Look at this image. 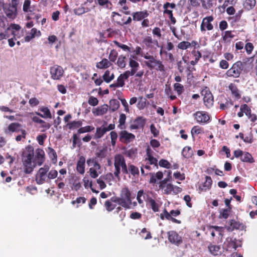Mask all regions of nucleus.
Masks as SVG:
<instances>
[{
  "mask_svg": "<svg viewBox=\"0 0 257 257\" xmlns=\"http://www.w3.org/2000/svg\"><path fill=\"white\" fill-rule=\"evenodd\" d=\"M34 149L32 147H28L23 152L22 160L24 165V171L26 174L31 173L35 167V164H33L32 160L34 158Z\"/></svg>",
  "mask_w": 257,
  "mask_h": 257,
  "instance_id": "obj_1",
  "label": "nucleus"
},
{
  "mask_svg": "<svg viewBox=\"0 0 257 257\" xmlns=\"http://www.w3.org/2000/svg\"><path fill=\"white\" fill-rule=\"evenodd\" d=\"M114 166L115 170L114 175L118 179H120V174L121 171L123 174H127V165L124 157L120 154H117L114 157Z\"/></svg>",
  "mask_w": 257,
  "mask_h": 257,
  "instance_id": "obj_2",
  "label": "nucleus"
},
{
  "mask_svg": "<svg viewBox=\"0 0 257 257\" xmlns=\"http://www.w3.org/2000/svg\"><path fill=\"white\" fill-rule=\"evenodd\" d=\"M131 193L127 188L121 189L120 196L114 199L113 201L126 209L131 208L132 205Z\"/></svg>",
  "mask_w": 257,
  "mask_h": 257,
  "instance_id": "obj_3",
  "label": "nucleus"
},
{
  "mask_svg": "<svg viewBox=\"0 0 257 257\" xmlns=\"http://www.w3.org/2000/svg\"><path fill=\"white\" fill-rule=\"evenodd\" d=\"M250 60L251 58H247L245 61L244 60L242 62L240 61H237L226 71L225 75L227 77L238 78L247 62Z\"/></svg>",
  "mask_w": 257,
  "mask_h": 257,
  "instance_id": "obj_4",
  "label": "nucleus"
},
{
  "mask_svg": "<svg viewBox=\"0 0 257 257\" xmlns=\"http://www.w3.org/2000/svg\"><path fill=\"white\" fill-rule=\"evenodd\" d=\"M145 59L147 60L145 62V64L150 68H155L156 67V69L160 71L164 70V65L162 62L156 59L152 55H150L148 53H146L145 55H142Z\"/></svg>",
  "mask_w": 257,
  "mask_h": 257,
  "instance_id": "obj_5",
  "label": "nucleus"
},
{
  "mask_svg": "<svg viewBox=\"0 0 257 257\" xmlns=\"http://www.w3.org/2000/svg\"><path fill=\"white\" fill-rule=\"evenodd\" d=\"M87 164L90 167L89 172L90 177L96 178L102 172L100 164L93 159H88Z\"/></svg>",
  "mask_w": 257,
  "mask_h": 257,
  "instance_id": "obj_6",
  "label": "nucleus"
},
{
  "mask_svg": "<svg viewBox=\"0 0 257 257\" xmlns=\"http://www.w3.org/2000/svg\"><path fill=\"white\" fill-rule=\"evenodd\" d=\"M49 169L48 165H45L39 169L36 175V181L38 184L41 185L48 181L47 173Z\"/></svg>",
  "mask_w": 257,
  "mask_h": 257,
  "instance_id": "obj_7",
  "label": "nucleus"
},
{
  "mask_svg": "<svg viewBox=\"0 0 257 257\" xmlns=\"http://www.w3.org/2000/svg\"><path fill=\"white\" fill-rule=\"evenodd\" d=\"M63 68L59 65H55L50 69V74L51 79L54 80H60L64 75Z\"/></svg>",
  "mask_w": 257,
  "mask_h": 257,
  "instance_id": "obj_8",
  "label": "nucleus"
},
{
  "mask_svg": "<svg viewBox=\"0 0 257 257\" xmlns=\"http://www.w3.org/2000/svg\"><path fill=\"white\" fill-rule=\"evenodd\" d=\"M201 95L203 96V102L207 108L211 107L213 105V96L207 87L204 88L201 91Z\"/></svg>",
  "mask_w": 257,
  "mask_h": 257,
  "instance_id": "obj_9",
  "label": "nucleus"
},
{
  "mask_svg": "<svg viewBox=\"0 0 257 257\" xmlns=\"http://www.w3.org/2000/svg\"><path fill=\"white\" fill-rule=\"evenodd\" d=\"M213 20L212 16L206 17L203 19L200 26V31L202 33H204L206 31H211L213 29V26L211 24Z\"/></svg>",
  "mask_w": 257,
  "mask_h": 257,
  "instance_id": "obj_10",
  "label": "nucleus"
},
{
  "mask_svg": "<svg viewBox=\"0 0 257 257\" xmlns=\"http://www.w3.org/2000/svg\"><path fill=\"white\" fill-rule=\"evenodd\" d=\"M237 241L235 238L227 237L224 242L223 248L227 250H235L237 247L241 246L240 244H238Z\"/></svg>",
  "mask_w": 257,
  "mask_h": 257,
  "instance_id": "obj_11",
  "label": "nucleus"
},
{
  "mask_svg": "<svg viewBox=\"0 0 257 257\" xmlns=\"http://www.w3.org/2000/svg\"><path fill=\"white\" fill-rule=\"evenodd\" d=\"M3 10L7 18L14 20L17 16V7L9 5L4 6Z\"/></svg>",
  "mask_w": 257,
  "mask_h": 257,
  "instance_id": "obj_12",
  "label": "nucleus"
},
{
  "mask_svg": "<svg viewBox=\"0 0 257 257\" xmlns=\"http://www.w3.org/2000/svg\"><path fill=\"white\" fill-rule=\"evenodd\" d=\"M12 34L15 40L20 39L24 36L25 31L21 30V27L20 25L16 24H11Z\"/></svg>",
  "mask_w": 257,
  "mask_h": 257,
  "instance_id": "obj_13",
  "label": "nucleus"
},
{
  "mask_svg": "<svg viewBox=\"0 0 257 257\" xmlns=\"http://www.w3.org/2000/svg\"><path fill=\"white\" fill-rule=\"evenodd\" d=\"M194 115L196 120L199 123H207L210 120V116L207 112L197 111Z\"/></svg>",
  "mask_w": 257,
  "mask_h": 257,
  "instance_id": "obj_14",
  "label": "nucleus"
},
{
  "mask_svg": "<svg viewBox=\"0 0 257 257\" xmlns=\"http://www.w3.org/2000/svg\"><path fill=\"white\" fill-rule=\"evenodd\" d=\"M119 140L124 143H128L133 141L135 139V136L126 131H121L119 134Z\"/></svg>",
  "mask_w": 257,
  "mask_h": 257,
  "instance_id": "obj_15",
  "label": "nucleus"
},
{
  "mask_svg": "<svg viewBox=\"0 0 257 257\" xmlns=\"http://www.w3.org/2000/svg\"><path fill=\"white\" fill-rule=\"evenodd\" d=\"M168 239L172 243L179 245L182 242V237L175 231L168 232Z\"/></svg>",
  "mask_w": 257,
  "mask_h": 257,
  "instance_id": "obj_16",
  "label": "nucleus"
},
{
  "mask_svg": "<svg viewBox=\"0 0 257 257\" xmlns=\"http://www.w3.org/2000/svg\"><path fill=\"white\" fill-rule=\"evenodd\" d=\"M45 153L44 151L40 149H38L36 151V155L34 159V164L41 166L45 160Z\"/></svg>",
  "mask_w": 257,
  "mask_h": 257,
  "instance_id": "obj_17",
  "label": "nucleus"
},
{
  "mask_svg": "<svg viewBox=\"0 0 257 257\" xmlns=\"http://www.w3.org/2000/svg\"><path fill=\"white\" fill-rule=\"evenodd\" d=\"M230 226L227 227V230L232 231L234 229H239L241 230H245V226L239 222L235 220H231L229 222Z\"/></svg>",
  "mask_w": 257,
  "mask_h": 257,
  "instance_id": "obj_18",
  "label": "nucleus"
},
{
  "mask_svg": "<svg viewBox=\"0 0 257 257\" xmlns=\"http://www.w3.org/2000/svg\"><path fill=\"white\" fill-rule=\"evenodd\" d=\"M85 159L84 157L81 156L77 163L76 170L80 174H83L85 172Z\"/></svg>",
  "mask_w": 257,
  "mask_h": 257,
  "instance_id": "obj_19",
  "label": "nucleus"
},
{
  "mask_svg": "<svg viewBox=\"0 0 257 257\" xmlns=\"http://www.w3.org/2000/svg\"><path fill=\"white\" fill-rule=\"evenodd\" d=\"M150 183L151 184L157 183L158 181L161 180L163 178V174L161 171H158L157 173H150Z\"/></svg>",
  "mask_w": 257,
  "mask_h": 257,
  "instance_id": "obj_20",
  "label": "nucleus"
},
{
  "mask_svg": "<svg viewBox=\"0 0 257 257\" xmlns=\"http://www.w3.org/2000/svg\"><path fill=\"white\" fill-rule=\"evenodd\" d=\"M223 229L224 227H223L211 226L209 227V231L213 237H214L216 234L222 237Z\"/></svg>",
  "mask_w": 257,
  "mask_h": 257,
  "instance_id": "obj_21",
  "label": "nucleus"
},
{
  "mask_svg": "<svg viewBox=\"0 0 257 257\" xmlns=\"http://www.w3.org/2000/svg\"><path fill=\"white\" fill-rule=\"evenodd\" d=\"M41 36V32L39 30H37L36 28H33L31 29L30 35H27L25 37L24 40H22V42H28L30 41L33 38H35V36L39 37Z\"/></svg>",
  "mask_w": 257,
  "mask_h": 257,
  "instance_id": "obj_22",
  "label": "nucleus"
},
{
  "mask_svg": "<svg viewBox=\"0 0 257 257\" xmlns=\"http://www.w3.org/2000/svg\"><path fill=\"white\" fill-rule=\"evenodd\" d=\"M108 110V105L103 104L97 108L92 109V113L96 116L102 115L105 114Z\"/></svg>",
  "mask_w": 257,
  "mask_h": 257,
  "instance_id": "obj_23",
  "label": "nucleus"
},
{
  "mask_svg": "<svg viewBox=\"0 0 257 257\" xmlns=\"http://www.w3.org/2000/svg\"><path fill=\"white\" fill-rule=\"evenodd\" d=\"M39 110L43 112V114L40 113V112H36V114L41 116V117L46 118H52V115L50 112V109L46 106H41L40 107Z\"/></svg>",
  "mask_w": 257,
  "mask_h": 257,
  "instance_id": "obj_24",
  "label": "nucleus"
},
{
  "mask_svg": "<svg viewBox=\"0 0 257 257\" xmlns=\"http://www.w3.org/2000/svg\"><path fill=\"white\" fill-rule=\"evenodd\" d=\"M111 65L108 59L103 58L100 62L96 63V67L99 69H104L109 68Z\"/></svg>",
  "mask_w": 257,
  "mask_h": 257,
  "instance_id": "obj_25",
  "label": "nucleus"
},
{
  "mask_svg": "<svg viewBox=\"0 0 257 257\" xmlns=\"http://www.w3.org/2000/svg\"><path fill=\"white\" fill-rule=\"evenodd\" d=\"M149 13L147 11L137 12L133 14V20L139 21L147 17Z\"/></svg>",
  "mask_w": 257,
  "mask_h": 257,
  "instance_id": "obj_26",
  "label": "nucleus"
},
{
  "mask_svg": "<svg viewBox=\"0 0 257 257\" xmlns=\"http://www.w3.org/2000/svg\"><path fill=\"white\" fill-rule=\"evenodd\" d=\"M228 89L231 91V94L237 99L240 97L241 94L236 85L234 83H230L228 86Z\"/></svg>",
  "mask_w": 257,
  "mask_h": 257,
  "instance_id": "obj_27",
  "label": "nucleus"
},
{
  "mask_svg": "<svg viewBox=\"0 0 257 257\" xmlns=\"http://www.w3.org/2000/svg\"><path fill=\"white\" fill-rule=\"evenodd\" d=\"M144 124V122L143 119L141 117L135 119L133 123L131 124L130 126V128L132 130H136L140 128H142L143 127Z\"/></svg>",
  "mask_w": 257,
  "mask_h": 257,
  "instance_id": "obj_28",
  "label": "nucleus"
},
{
  "mask_svg": "<svg viewBox=\"0 0 257 257\" xmlns=\"http://www.w3.org/2000/svg\"><path fill=\"white\" fill-rule=\"evenodd\" d=\"M128 173L134 177L138 176L140 173L139 169L138 167L133 164H128V168H127V174Z\"/></svg>",
  "mask_w": 257,
  "mask_h": 257,
  "instance_id": "obj_29",
  "label": "nucleus"
},
{
  "mask_svg": "<svg viewBox=\"0 0 257 257\" xmlns=\"http://www.w3.org/2000/svg\"><path fill=\"white\" fill-rule=\"evenodd\" d=\"M72 189L76 191L78 190L81 187L80 178L78 176H73L71 179Z\"/></svg>",
  "mask_w": 257,
  "mask_h": 257,
  "instance_id": "obj_30",
  "label": "nucleus"
},
{
  "mask_svg": "<svg viewBox=\"0 0 257 257\" xmlns=\"http://www.w3.org/2000/svg\"><path fill=\"white\" fill-rule=\"evenodd\" d=\"M98 5L101 8L110 10L112 8V4L109 0H95Z\"/></svg>",
  "mask_w": 257,
  "mask_h": 257,
  "instance_id": "obj_31",
  "label": "nucleus"
},
{
  "mask_svg": "<svg viewBox=\"0 0 257 257\" xmlns=\"http://www.w3.org/2000/svg\"><path fill=\"white\" fill-rule=\"evenodd\" d=\"M208 249L209 252L211 254L213 255H216L218 254V252L220 249V246L213 244L212 243H210L208 246Z\"/></svg>",
  "mask_w": 257,
  "mask_h": 257,
  "instance_id": "obj_32",
  "label": "nucleus"
},
{
  "mask_svg": "<svg viewBox=\"0 0 257 257\" xmlns=\"http://www.w3.org/2000/svg\"><path fill=\"white\" fill-rule=\"evenodd\" d=\"M160 218L162 219H164L165 218L167 219V220H172L173 222L180 224L181 223V221L179 220H177L174 217L171 216V215L169 214V212H167V211L165 209L164 210V212L163 213H161L160 214Z\"/></svg>",
  "mask_w": 257,
  "mask_h": 257,
  "instance_id": "obj_33",
  "label": "nucleus"
},
{
  "mask_svg": "<svg viewBox=\"0 0 257 257\" xmlns=\"http://www.w3.org/2000/svg\"><path fill=\"white\" fill-rule=\"evenodd\" d=\"M212 179L210 177L206 176V180L204 182V184L202 187L199 188V189L203 191H206V190L209 189L212 185Z\"/></svg>",
  "mask_w": 257,
  "mask_h": 257,
  "instance_id": "obj_34",
  "label": "nucleus"
},
{
  "mask_svg": "<svg viewBox=\"0 0 257 257\" xmlns=\"http://www.w3.org/2000/svg\"><path fill=\"white\" fill-rule=\"evenodd\" d=\"M8 130L11 132H19L23 130L21 128V125L20 123L14 122L9 125Z\"/></svg>",
  "mask_w": 257,
  "mask_h": 257,
  "instance_id": "obj_35",
  "label": "nucleus"
},
{
  "mask_svg": "<svg viewBox=\"0 0 257 257\" xmlns=\"http://www.w3.org/2000/svg\"><path fill=\"white\" fill-rule=\"evenodd\" d=\"M128 78V76L126 75L125 72H124L122 74H121L118 77L116 80L117 86H118V87H123L125 84L124 80H126Z\"/></svg>",
  "mask_w": 257,
  "mask_h": 257,
  "instance_id": "obj_36",
  "label": "nucleus"
},
{
  "mask_svg": "<svg viewBox=\"0 0 257 257\" xmlns=\"http://www.w3.org/2000/svg\"><path fill=\"white\" fill-rule=\"evenodd\" d=\"M104 81L108 83L114 78V75L113 73H111L109 70H106L102 76Z\"/></svg>",
  "mask_w": 257,
  "mask_h": 257,
  "instance_id": "obj_37",
  "label": "nucleus"
},
{
  "mask_svg": "<svg viewBox=\"0 0 257 257\" xmlns=\"http://www.w3.org/2000/svg\"><path fill=\"white\" fill-rule=\"evenodd\" d=\"M106 132L105 127L103 125L97 127L94 136L95 139H97L101 138Z\"/></svg>",
  "mask_w": 257,
  "mask_h": 257,
  "instance_id": "obj_38",
  "label": "nucleus"
},
{
  "mask_svg": "<svg viewBox=\"0 0 257 257\" xmlns=\"http://www.w3.org/2000/svg\"><path fill=\"white\" fill-rule=\"evenodd\" d=\"M182 154L185 158H189L193 155V151L190 147H185L183 148Z\"/></svg>",
  "mask_w": 257,
  "mask_h": 257,
  "instance_id": "obj_39",
  "label": "nucleus"
},
{
  "mask_svg": "<svg viewBox=\"0 0 257 257\" xmlns=\"http://www.w3.org/2000/svg\"><path fill=\"white\" fill-rule=\"evenodd\" d=\"M241 161L244 162L253 163L254 162L253 159L251 155L247 152H243V155L240 158Z\"/></svg>",
  "mask_w": 257,
  "mask_h": 257,
  "instance_id": "obj_40",
  "label": "nucleus"
},
{
  "mask_svg": "<svg viewBox=\"0 0 257 257\" xmlns=\"http://www.w3.org/2000/svg\"><path fill=\"white\" fill-rule=\"evenodd\" d=\"M109 104V109L112 112L116 110L119 107V102L116 99L110 100Z\"/></svg>",
  "mask_w": 257,
  "mask_h": 257,
  "instance_id": "obj_41",
  "label": "nucleus"
},
{
  "mask_svg": "<svg viewBox=\"0 0 257 257\" xmlns=\"http://www.w3.org/2000/svg\"><path fill=\"white\" fill-rule=\"evenodd\" d=\"M126 57L120 55L118 56L116 65L120 68H123L126 66V62H125Z\"/></svg>",
  "mask_w": 257,
  "mask_h": 257,
  "instance_id": "obj_42",
  "label": "nucleus"
},
{
  "mask_svg": "<svg viewBox=\"0 0 257 257\" xmlns=\"http://www.w3.org/2000/svg\"><path fill=\"white\" fill-rule=\"evenodd\" d=\"M234 34L233 32L231 31H226L224 32L223 35V40L225 42H230L231 39L234 38Z\"/></svg>",
  "mask_w": 257,
  "mask_h": 257,
  "instance_id": "obj_43",
  "label": "nucleus"
},
{
  "mask_svg": "<svg viewBox=\"0 0 257 257\" xmlns=\"http://www.w3.org/2000/svg\"><path fill=\"white\" fill-rule=\"evenodd\" d=\"M126 120V116L123 113H121L119 118V124L117 127L120 130H124L125 128V122Z\"/></svg>",
  "mask_w": 257,
  "mask_h": 257,
  "instance_id": "obj_44",
  "label": "nucleus"
},
{
  "mask_svg": "<svg viewBox=\"0 0 257 257\" xmlns=\"http://www.w3.org/2000/svg\"><path fill=\"white\" fill-rule=\"evenodd\" d=\"M256 4L255 0H245L243 6L245 9L247 10H251L254 8Z\"/></svg>",
  "mask_w": 257,
  "mask_h": 257,
  "instance_id": "obj_45",
  "label": "nucleus"
},
{
  "mask_svg": "<svg viewBox=\"0 0 257 257\" xmlns=\"http://www.w3.org/2000/svg\"><path fill=\"white\" fill-rule=\"evenodd\" d=\"M90 11L89 8H85L84 7L81 6L78 8L74 10V13L75 15L78 16L82 15Z\"/></svg>",
  "mask_w": 257,
  "mask_h": 257,
  "instance_id": "obj_46",
  "label": "nucleus"
},
{
  "mask_svg": "<svg viewBox=\"0 0 257 257\" xmlns=\"http://www.w3.org/2000/svg\"><path fill=\"white\" fill-rule=\"evenodd\" d=\"M82 124L81 120L73 121L67 124L69 129H75L79 128Z\"/></svg>",
  "mask_w": 257,
  "mask_h": 257,
  "instance_id": "obj_47",
  "label": "nucleus"
},
{
  "mask_svg": "<svg viewBox=\"0 0 257 257\" xmlns=\"http://www.w3.org/2000/svg\"><path fill=\"white\" fill-rule=\"evenodd\" d=\"M137 199L140 205H143L144 200H145V194L143 190H141L138 192Z\"/></svg>",
  "mask_w": 257,
  "mask_h": 257,
  "instance_id": "obj_48",
  "label": "nucleus"
},
{
  "mask_svg": "<svg viewBox=\"0 0 257 257\" xmlns=\"http://www.w3.org/2000/svg\"><path fill=\"white\" fill-rule=\"evenodd\" d=\"M147 201L154 212H158L159 211L158 205L157 204L155 200L150 197H148L147 198Z\"/></svg>",
  "mask_w": 257,
  "mask_h": 257,
  "instance_id": "obj_49",
  "label": "nucleus"
},
{
  "mask_svg": "<svg viewBox=\"0 0 257 257\" xmlns=\"http://www.w3.org/2000/svg\"><path fill=\"white\" fill-rule=\"evenodd\" d=\"M138 154L137 150L136 148H131L125 152L126 155L131 159L135 158Z\"/></svg>",
  "mask_w": 257,
  "mask_h": 257,
  "instance_id": "obj_50",
  "label": "nucleus"
},
{
  "mask_svg": "<svg viewBox=\"0 0 257 257\" xmlns=\"http://www.w3.org/2000/svg\"><path fill=\"white\" fill-rule=\"evenodd\" d=\"M214 0H201L202 7L205 9H209L213 6Z\"/></svg>",
  "mask_w": 257,
  "mask_h": 257,
  "instance_id": "obj_51",
  "label": "nucleus"
},
{
  "mask_svg": "<svg viewBox=\"0 0 257 257\" xmlns=\"http://www.w3.org/2000/svg\"><path fill=\"white\" fill-rule=\"evenodd\" d=\"M107 149L106 148L100 149L96 154V156L100 159L104 158L107 155Z\"/></svg>",
  "mask_w": 257,
  "mask_h": 257,
  "instance_id": "obj_52",
  "label": "nucleus"
},
{
  "mask_svg": "<svg viewBox=\"0 0 257 257\" xmlns=\"http://www.w3.org/2000/svg\"><path fill=\"white\" fill-rule=\"evenodd\" d=\"M94 129V127L88 125V126L82 127L79 128L77 132L78 134H82V133L90 132L92 131H93Z\"/></svg>",
  "mask_w": 257,
  "mask_h": 257,
  "instance_id": "obj_53",
  "label": "nucleus"
},
{
  "mask_svg": "<svg viewBox=\"0 0 257 257\" xmlns=\"http://www.w3.org/2000/svg\"><path fill=\"white\" fill-rule=\"evenodd\" d=\"M83 183H84V186L85 188H88V187H90L91 189V190L93 192H95V193H98V191H96L95 190H94L93 188H92V183L91 182H90L89 179L86 178V177H84L83 179Z\"/></svg>",
  "mask_w": 257,
  "mask_h": 257,
  "instance_id": "obj_54",
  "label": "nucleus"
},
{
  "mask_svg": "<svg viewBox=\"0 0 257 257\" xmlns=\"http://www.w3.org/2000/svg\"><path fill=\"white\" fill-rule=\"evenodd\" d=\"M118 53L114 49L111 50L108 58L109 59V61L114 62L116 60V58L117 57Z\"/></svg>",
  "mask_w": 257,
  "mask_h": 257,
  "instance_id": "obj_55",
  "label": "nucleus"
},
{
  "mask_svg": "<svg viewBox=\"0 0 257 257\" xmlns=\"http://www.w3.org/2000/svg\"><path fill=\"white\" fill-rule=\"evenodd\" d=\"M240 110L243 111L247 117L251 114L250 108L245 104L240 106Z\"/></svg>",
  "mask_w": 257,
  "mask_h": 257,
  "instance_id": "obj_56",
  "label": "nucleus"
},
{
  "mask_svg": "<svg viewBox=\"0 0 257 257\" xmlns=\"http://www.w3.org/2000/svg\"><path fill=\"white\" fill-rule=\"evenodd\" d=\"M31 6V1L30 0H25L24 1L23 6V10L24 12L27 13L29 12H31L30 10Z\"/></svg>",
  "mask_w": 257,
  "mask_h": 257,
  "instance_id": "obj_57",
  "label": "nucleus"
},
{
  "mask_svg": "<svg viewBox=\"0 0 257 257\" xmlns=\"http://www.w3.org/2000/svg\"><path fill=\"white\" fill-rule=\"evenodd\" d=\"M145 160L148 161L150 165H154L155 166H157L158 160L154 156H146Z\"/></svg>",
  "mask_w": 257,
  "mask_h": 257,
  "instance_id": "obj_58",
  "label": "nucleus"
},
{
  "mask_svg": "<svg viewBox=\"0 0 257 257\" xmlns=\"http://www.w3.org/2000/svg\"><path fill=\"white\" fill-rule=\"evenodd\" d=\"M191 46L190 42L187 41H183L179 43L178 47L182 50H186Z\"/></svg>",
  "mask_w": 257,
  "mask_h": 257,
  "instance_id": "obj_59",
  "label": "nucleus"
},
{
  "mask_svg": "<svg viewBox=\"0 0 257 257\" xmlns=\"http://www.w3.org/2000/svg\"><path fill=\"white\" fill-rule=\"evenodd\" d=\"M174 90L177 92L178 95H180L183 91V86L180 83H175L174 85Z\"/></svg>",
  "mask_w": 257,
  "mask_h": 257,
  "instance_id": "obj_60",
  "label": "nucleus"
},
{
  "mask_svg": "<svg viewBox=\"0 0 257 257\" xmlns=\"http://www.w3.org/2000/svg\"><path fill=\"white\" fill-rule=\"evenodd\" d=\"M111 138V143L112 146H114L118 137L117 134L114 131H112L110 133Z\"/></svg>",
  "mask_w": 257,
  "mask_h": 257,
  "instance_id": "obj_61",
  "label": "nucleus"
},
{
  "mask_svg": "<svg viewBox=\"0 0 257 257\" xmlns=\"http://www.w3.org/2000/svg\"><path fill=\"white\" fill-rule=\"evenodd\" d=\"M114 43L119 48H120L124 51H131V49L130 47H128L127 46L124 44H121L117 41H114Z\"/></svg>",
  "mask_w": 257,
  "mask_h": 257,
  "instance_id": "obj_62",
  "label": "nucleus"
},
{
  "mask_svg": "<svg viewBox=\"0 0 257 257\" xmlns=\"http://www.w3.org/2000/svg\"><path fill=\"white\" fill-rule=\"evenodd\" d=\"M164 14H168L169 15V17L173 24H175L176 23V19L173 16L172 11L170 10H164Z\"/></svg>",
  "mask_w": 257,
  "mask_h": 257,
  "instance_id": "obj_63",
  "label": "nucleus"
},
{
  "mask_svg": "<svg viewBox=\"0 0 257 257\" xmlns=\"http://www.w3.org/2000/svg\"><path fill=\"white\" fill-rule=\"evenodd\" d=\"M104 177L101 176L97 180V183L99 186L100 189H103L106 187V185L103 181Z\"/></svg>",
  "mask_w": 257,
  "mask_h": 257,
  "instance_id": "obj_64",
  "label": "nucleus"
}]
</instances>
